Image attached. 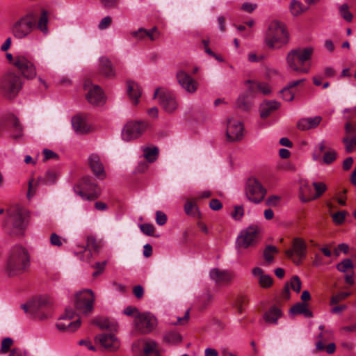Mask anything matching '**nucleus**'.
Segmentation results:
<instances>
[{"mask_svg": "<svg viewBox=\"0 0 356 356\" xmlns=\"http://www.w3.org/2000/svg\"><path fill=\"white\" fill-rule=\"evenodd\" d=\"M49 13L44 9H33L17 20L13 27L12 33L16 38L27 37L36 28L44 35L49 33Z\"/></svg>", "mask_w": 356, "mask_h": 356, "instance_id": "obj_1", "label": "nucleus"}, {"mask_svg": "<svg viewBox=\"0 0 356 356\" xmlns=\"http://www.w3.org/2000/svg\"><path fill=\"white\" fill-rule=\"evenodd\" d=\"M30 266V254L21 245L13 246L10 251L6 266V273L12 277L26 272Z\"/></svg>", "mask_w": 356, "mask_h": 356, "instance_id": "obj_2", "label": "nucleus"}, {"mask_svg": "<svg viewBox=\"0 0 356 356\" xmlns=\"http://www.w3.org/2000/svg\"><path fill=\"white\" fill-rule=\"evenodd\" d=\"M289 42L286 25L277 20L271 22L265 33L264 43L270 49H280Z\"/></svg>", "mask_w": 356, "mask_h": 356, "instance_id": "obj_3", "label": "nucleus"}, {"mask_svg": "<svg viewBox=\"0 0 356 356\" xmlns=\"http://www.w3.org/2000/svg\"><path fill=\"white\" fill-rule=\"evenodd\" d=\"M314 49L312 47L291 50L286 56L289 68L298 73L307 74L310 70V61Z\"/></svg>", "mask_w": 356, "mask_h": 356, "instance_id": "obj_4", "label": "nucleus"}, {"mask_svg": "<svg viewBox=\"0 0 356 356\" xmlns=\"http://www.w3.org/2000/svg\"><path fill=\"white\" fill-rule=\"evenodd\" d=\"M7 212L8 216L4 222L6 231L10 235H23L27 225L26 211L19 207H15L10 208Z\"/></svg>", "mask_w": 356, "mask_h": 356, "instance_id": "obj_5", "label": "nucleus"}, {"mask_svg": "<svg viewBox=\"0 0 356 356\" xmlns=\"http://www.w3.org/2000/svg\"><path fill=\"white\" fill-rule=\"evenodd\" d=\"M261 236V226L251 225L240 232L236 242V247L238 250L253 247L259 241Z\"/></svg>", "mask_w": 356, "mask_h": 356, "instance_id": "obj_6", "label": "nucleus"}, {"mask_svg": "<svg viewBox=\"0 0 356 356\" xmlns=\"http://www.w3.org/2000/svg\"><path fill=\"white\" fill-rule=\"evenodd\" d=\"M22 88L21 77L13 72L6 73L1 79L0 90L8 99L15 98Z\"/></svg>", "mask_w": 356, "mask_h": 356, "instance_id": "obj_7", "label": "nucleus"}, {"mask_svg": "<svg viewBox=\"0 0 356 356\" xmlns=\"http://www.w3.org/2000/svg\"><path fill=\"white\" fill-rule=\"evenodd\" d=\"M307 254V243L303 238L300 237L293 238L291 247L285 250L286 257L290 259L296 266H299L302 263Z\"/></svg>", "mask_w": 356, "mask_h": 356, "instance_id": "obj_8", "label": "nucleus"}, {"mask_svg": "<svg viewBox=\"0 0 356 356\" xmlns=\"http://www.w3.org/2000/svg\"><path fill=\"white\" fill-rule=\"evenodd\" d=\"M51 302L47 298H40L22 305L25 313L33 314L40 319L47 318L50 316Z\"/></svg>", "mask_w": 356, "mask_h": 356, "instance_id": "obj_9", "label": "nucleus"}, {"mask_svg": "<svg viewBox=\"0 0 356 356\" xmlns=\"http://www.w3.org/2000/svg\"><path fill=\"white\" fill-rule=\"evenodd\" d=\"M74 191L82 199L86 200H96L101 193L100 188L89 177L83 178L80 184L74 187Z\"/></svg>", "mask_w": 356, "mask_h": 356, "instance_id": "obj_10", "label": "nucleus"}, {"mask_svg": "<svg viewBox=\"0 0 356 356\" xmlns=\"http://www.w3.org/2000/svg\"><path fill=\"white\" fill-rule=\"evenodd\" d=\"M245 193L249 201L258 204L264 199L266 190L257 179L250 178L245 184Z\"/></svg>", "mask_w": 356, "mask_h": 356, "instance_id": "obj_11", "label": "nucleus"}, {"mask_svg": "<svg viewBox=\"0 0 356 356\" xmlns=\"http://www.w3.org/2000/svg\"><path fill=\"white\" fill-rule=\"evenodd\" d=\"M136 330L140 334L152 332L157 325V320L149 312L138 313L134 318Z\"/></svg>", "mask_w": 356, "mask_h": 356, "instance_id": "obj_12", "label": "nucleus"}, {"mask_svg": "<svg viewBox=\"0 0 356 356\" xmlns=\"http://www.w3.org/2000/svg\"><path fill=\"white\" fill-rule=\"evenodd\" d=\"M13 65L21 72L22 76L27 79H33L37 75L36 68L31 58L24 55L15 56Z\"/></svg>", "mask_w": 356, "mask_h": 356, "instance_id": "obj_13", "label": "nucleus"}, {"mask_svg": "<svg viewBox=\"0 0 356 356\" xmlns=\"http://www.w3.org/2000/svg\"><path fill=\"white\" fill-rule=\"evenodd\" d=\"M147 123L140 121L128 122L124 127L122 137L125 141H130L140 137L146 130Z\"/></svg>", "mask_w": 356, "mask_h": 356, "instance_id": "obj_14", "label": "nucleus"}, {"mask_svg": "<svg viewBox=\"0 0 356 356\" xmlns=\"http://www.w3.org/2000/svg\"><path fill=\"white\" fill-rule=\"evenodd\" d=\"M95 300L94 294L91 290H84L76 293L75 297V307L83 314L92 312Z\"/></svg>", "mask_w": 356, "mask_h": 356, "instance_id": "obj_15", "label": "nucleus"}, {"mask_svg": "<svg viewBox=\"0 0 356 356\" xmlns=\"http://www.w3.org/2000/svg\"><path fill=\"white\" fill-rule=\"evenodd\" d=\"M159 98V103L163 109L168 113H172L177 108V102L173 95L167 89L157 88L154 94V98Z\"/></svg>", "mask_w": 356, "mask_h": 356, "instance_id": "obj_16", "label": "nucleus"}, {"mask_svg": "<svg viewBox=\"0 0 356 356\" xmlns=\"http://www.w3.org/2000/svg\"><path fill=\"white\" fill-rule=\"evenodd\" d=\"M243 136L244 127L243 124L236 119H228L226 131V138L227 141H239L243 139Z\"/></svg>", "mask_w": 356, "mask_h": 356, "instance_id": "obj_17", "label": "nucleus"}, {"mask_svg": "<svg viewBox=\"0 0 356 356\" xmlns=\"http://www.w3.org/2000/svg\"><path fill=\"white\" fill-rule=\"evenodd\" d=\"M84 88L88 91L86 99L89 103L94 105H100L105 102L104 94L99 86L93 85L90 81H86Z\"/></svg>", "mask_w": 356, "mask_h": 356, "instance_id": "obj_18", "label": "nucleus"}, {"mask_svg": "<svg viewBox=\"0 0 356 356\" xmlns=\"http://www.w3.org/2000/svg\"><path fill=\"white\" fill-rule=\"evenodd\" d=\"M95 340L109 352H115L118 350L120 346L118 339L111 333L100 334L95 337Z\"/></svg>", "mask_w": 356, "mask_h": 356, "instance_id": "obj_19", "label": "nucleus"}, {"mask_svg": "<svg viewBox=\"0 0 356 356\" xmlns=\"http://www.w3.org/2000/svg\"><path fill=\"white\" fill-rule=\"evenodd\" d=\"M179 84L188 92L193 93L198 88V83L184 70H179L176 74Z\"/></svg>", "mask_w": 356, "mask_h": 356, "instance_id": "obj_20", "label": "nucleus"}, {"mask_svg": "<svg viewBox=\"0 0 356 356\" xmlns=\"http://www.w3.org/2000/svg\"><path fill=\"white\" fill-rule=\"evenodd\" d=\"M209 277L216 284L226 285L233 280L234 275L228 270H222L215 268L210 270Z\"/></svg>", "mask_w": 356, "mask_h": 356, "instance_id": "obj_21", "label": "nucleus"}, {"mask_svg": "<svg viewBox=\"0 0 356 356\" xmlns=\"http://www.w3.org/2000/svg\"><path fill=\"white\" fill-rule=\"evenodd\" d=\"M83 250H80L76 254L79 256L81 260L89 261L92 257L91 251L98 252L99 245L93 236H88L86 248L83 247Z\"/></svg>", "mask_w": 356, "mask_h": 356, "instance_id": "obj_22", "label": "nucleus"}, {"mask_svg": "<svg viewBox=\"0 0 356 356\" xmlns=\"http://www.w3.org/2000/svg\"><path fill=\"white\" fill-rule=\"evenodd\" d=\"M131 35L137 40H143L146 38H149L150 40L154 41L159 38L160 33L158 29L154 26L149 31L140 28L137 31H131Z\"/></svg>", "mask_w": 356, "mask_h": 356, "instance_id": "obj_23", "label": "nucleus"}, {"mask_svg": "<svg viewBox=\"0 0 356 356\" xmlns=\"http://www.w3.org/2000/svg\"><path fill=\"white\" fill-rule=\"evenodd\" d=\"M89 165L95 175L99 179L106 177V172L100 158L97 154H92L88 158Z\"/></svg>", "mask_w": 356, "mask_h": 356, "instance_id": "obj_24", "label": "nucleus"}, {"mask_svg": "<svg viewBox=\"0 0 356 356\" xmlns=\"http://www.w3.org/2000/svg\"><path fill=\"white\" fill-rule=\"evenodd\" d=\"M72 125L74 130L78 134H86L90 131L86 118L81 115H76L72 118Z\"/></svg>", "mask_w": 356, "mask_h": 356, "instance_id": "obj_25", "label": "nucleus"}, {"mask_svg": "<svg viewBox=\"0 0 356 356\" xmlns=\"http://www.w3.org/2000/svg\"><path fill=\"white\" fill-rule=\"evenodd\" d=\"M99 72L102 75L107 78H113L115 76L111 61L106 57L100 58Z\"/></svg>", "mask_w": 356, "mask_h": 356, "instance_id": "obj_26", "label": "nucleus"}, {"mask_svg": "<svg viewBox=\"0 0 356 356\" xmlns=\"http://www.w3.org/2000/svg\"><path fill=\"white\" fill-rule=\"evenodd\" d=\"M280 104L276 101H265L260 106V115L262 118L268 117L273 112L277 110Z\"/></svg>", "mask_w": 356, "mask_h": 356, "instance_id": "obj_27", "label": "nucleus"}, {"mask_svg": "<svg viewBox=\"0 0 356 356\" xmlns=\"http://www.w3.org/2000/svg\"><path fill=\"white\" fill-rule=\"evenodd\" d=\"M282 316V310L275 305L271 306L264 314V319L266 323L277 324V320Z\"/></svg>", "mask_w": 356, "mask_h": 356, "instance_id": "obj_28", "label": "nucleus"}, {"mask_svg": "<svg viewBox=\"0 0 356 356\" xmlns=\"http://www.w3.org/2000/svg\"><path fill=\"white\" fill-rule=\"evenodd\" d=\"M312 186L314 188L315 193L309 198L302 197L301 198L302 202H307L308 201L315 200L319 198L323 194L327 191V187L324 182L322 181H314Z\"/></svg>", "mask_w": 356, "mask_h": 356, "instance_id": "obj_29", "label": "nucleus"}, {"mask_svg": "<svg viewBox=\"0 0 356 356\" xmlns=\"http://www.w3.org/2000/svg\"><path fill=\"white\" fill-rule=\"evenodd\" d=\"M127 93L133 103L136 104L141 95L140 86L134 81H127Z\"/></svg>", "mask_w": 356, "mask_h": 356, "instance_id": "obj_30", "label": "nucleus"}, {"mask_svg": "<svg viewBox=\"0 0 356 356\" xmlns=\"http://www.w3.org/2000/svg\"><path fill=\"white\" fill-rule=\"evenodd\" d=\"M290 313L292 315L303 314L305 317H312V312L308 309L307 305L305 302H298L294 305L290 309Z\"/></svg>", "mask_w": 356, "mask_h": 356, "instance_id": "obj_31", "label": "nucleus"}, {"mask_svg": "<svg viewBox=\"0 0 356 356\" xmlns=\"http://www.w3.org/2000/svg\"><path fill=\"white\" fill-rule=\"evenodd\" d=\"M289 10L293 16L298 17L307 12L308 8L298 0H291L289 4Z\"/></svg>", "mask_w": 356, "mask_h": 356, "instance_id": "obj_32", "label": "nucleus"}, {"mask_svg": "<svg viewBox=\"0 0 356 356\" xmlns=\"http://www.w3.org/2000/svg\"><path fill=\"white\" fill-rule=\"evenodd\" d=\"M60 320L59 322L57 323L56 327L60 331H68V332H74L81 325V321L79 319L73 321L69 322L67 324L63 323Z\"/></svg>", "mask_w": 356, "mask_h": 356, "instance_id": "obj_33", "label": "nucleus"}, {"mask_svg": "<svg viewBox=\"0 0 356 356\" xmlns=\"http://www.w3.org/2000/svg\"><path fill=\"white\" fill-rule=\"evenodd\" d=\"M157 344L155 341H145L144 342V346L142 353H140V356H149L150 354L155 353L156 356H159V353L156 350Z\"/></svg>", "mask_w": 356, "mask_h": 356, "instance_id": "obj_34", "label": "nucleus"}, {"mask_svg": "<svg viewBox=\"0 0 356 356\" xmlns=\"http://www.w3.org/2000/svg\"><path fill=\"white\" fill-rule=\"evenodd\" d=\"M163 340L170 344H177L181 342V337L176 331H170L164 334Z\"/></svg>", "mask_w": 356, "mask_h": 356, "instance_id": "obj_35", "label": "nucleus"}, {"mask_svg": "<svg viewBox=\"0 0 356 356\" xmlns=\"http://www.w3.org/2000/svg\"><path fill=\"white\" fill-rule=\"evenodd\" d=\"M144 157L149 162H154L157 159L159 155V149L156 147H145L143 149Z\"/></svg>", "mask_w": 356, "mask_h": 356, "instance_id": "obj_36", "label": "nucleus"}, {"mask_svg": "<svg viewBox=\"0 0 356 356\" xmlns=\"http://www.w3.org/2000/svg\"><path fill=\"white\" fill-rule=\"evenodd\" d=\"M278 252V250L275 246L268 245L264 250V257L268 264L273 262L274 254Z\"/></svg>", "mask_w": 356, "mask_h": 356, "instance_id": "obj_37", "label": "nucleus"}, {"mask_svg": "<svg viewBox=\"0 0 356 356\" xmlns=\"http://www.w3.org/2000/svg\"><path fill=\"white\" fill-rule=\"evenodd\" d=\"M248 302L249 300L248 297L244 295H241L237 298L235 302V307L239 314H242L245 311Z\"/></svg>", "mask_w": 356, "mask_h": 356, "instance_id": "obj_38", "label": "nucleus"}, {"mask_svg": "<svg viewBox=\"0 0 356 356\" xmlns=\"http://www.w3.org/2000/svg\"><path fill=\"white\" fill-rule=\"evenodd\" d=\"M13 129L15 132L13 134V138L15 139L19 138L22 136L23 134V128L22 124H20L19 120L14 117L13 118Z\"/></svg>", "mask_w": 356, "mask_h": 356, "instance_id": "obj_39", "label": "nucleus"}, {"mask_svg": "<svg viewBox=\"0 0 356 356\" xmlns=\"http://www.w3.org/2000/svg\"><path fill=\"white\" fill-rule=\"evenodd\" d=\"M213 295L210 291H207L199 298V302L202 309H205L211 302Z\"/></svg>", "mask_w": 356, "mask_h": 356, "instance_id": "obj_40", "label": "nucleus"}, {"mask_svg": "<svg viewBox=\"0 0 356 356\" xmlns=\"http://www.w3.org/2000/svg\"><path fill=\"white\" fill-rule=\"evenodd\" d=\"M354 265L350 259H345L337 265V269L342 273L346 272L348 269H353Z\"/></svg>", "mask_w": 356, "mask_h": 356, "instance_id": "obj_41", "label": "nucleus"}, {"mask_svg": "<svg viewBox=\"0 0 356 356\" xmlns=\"http://www.w3.org/2000/svg\"><path fill=\"white\" fill-rule=\"evenodd\" d=\"M236 106L243 110L249 109L250 103L248 99V95L245 94L240 95L236 100Z\"/></svg>", "mask_w": 356, "mask_h": 356, "instance_id": "obj_42", "label": "nucleus"}, {"mask_svg": "<svg viewBox=\"0 0 356 356\" xmlns=\"http://www.w3.org/2000/svg\"><path fill=\"white\" fill-rule=\"evenodd\" d=\"M339 13L341 17L346 22H350L353 20V14L348 10V6L346 3L339 7Z\"/></svg>", "mask_w": 356, "mask_h": 356, "instance_id": "obj_43", "label": "nucleus"}, {"mask_svg": "<svg viewBox=\"0 0 356 356\" xmlns=\"http://www.w3.org/2000/svg\"><path fill=\"white\" fill-rule=\"evenodd\" d=\"M13 345V340L10 337L4 338L1 341L0 354H6L10 351L11 346Z\"/></svg>", "mask_w": 356, "mask_h": 356, "instance_id": "obj_44", "label": "nucleus"}, {"mask_svg": "<svg viewBox=\"0 0 356 356\" xmlns=\"http://www.w3.org/2000/svg\"><path fill=\"white\" fill-rule=\"evenodd\" d=\"M337 159V152L335 150L331 149L327 152H325L323 157V161L325 164H330L333 163Z\"/></svg>", "mask_w": 356, "mask_h": 356, "instance_id": "obj_45", "label": "nucleus"}, {"mask_svg": "<svg viewBox=\"0 0 356 356\" xmlns=\"http://www.w3.org/2000/svg\"><path fill=\"white\" fill-rule=\"evenodd\" d=\"M348 214V213L346 211H341L334 213V214L332 215V220L334 222V223L337 225H341L344 222L345 218Z\"/></svg>", "mask_w": 356, "mask_h": 356, "instance_id": "obj_46", "label": "nucleus"}, {"mask_svg": "<svg viewBox=\"0 0 356 356\" xmlns=\"http://www.w3.org/2000/svg\"><path fill=\"white\" fill-rule=\"evenodd\" d=\"M350 295V292H340L335 296H332L330 300V305H335L345 300Z\"/></svg>", "mask_w": 356, "mask_h": 356, "instance_id": "obj_47", "label": "nucleus"}, {"mask_svg": "<svg viewBox=\"0 0 356 356\" xmlns=\"http://www.w3.org/2000/svg\"><path fill=\"white\" fill-rule=\"evenodd\" d=\"M67 240L62 238L56 233H52L50 236V243L52 245L60 247L63 243H66Z\"/></svg>", "mask_w": 356, "mask_h": 356, "instance_id": "obj_48", "label": "nucleus"}, {"mask_svg": "<svg viewBox=\"0 0 356 356\" xmlns=\"http://www.w3.org/2000/svg\"><path fill=\"white\" fill-rule=\"evenodd\" d=\"M259 283L263 288L270 287L273 284V280L268 275H263L259 278Z\"/></svg>", "mask_w": 356, "mask_h": 356, "instance_id": "obj_49", "label": "nucleus"}, {"mask_svg": "<svg viewBox=\"0 0 356 356\" xmlns=\"http://www.w3.org/2000/svg\"><path fill=\"white\" fill-rule=\"evenodd\" d=\"M141 232L147 236H152L155 231L154 227L150 223H144L140 225Z\"/></svg>", "mask_w": 356, "mask_h": 356, "instance_id": "obj_50", "label": "nucleus"}, {"mask_svg": "<svg viewBox=\"0 0 356 356\" xmlns=\"http://www.w3.org/2000/svg\"><path fill=\"white\" fill-rule=\"evenodd\" d=\"M290 285L294 291L299 293L301 289V281L299 277L297 275L293 276L291 280Z\"/></svg>", "mask_w": 356, "mask_h": 356, "instance_id": "obj_51", "label": "nucleus"}, {"mask_svg": "<svg viewBox=\"0 0 356 356\" xmlns=\"http://www.w3.org/2000/svg\"><path fill=\"white\" fill-rule=\"evenodd\" d=\"M256 86H257L258 91L264 95H268L271 92V88L267 83L258 82Z\"/></svg>", "mask_w": 356, "mask_h": 356, "instance_id": "obj_52", "label": "nucleus"}, {"mask_svg": "<svg viewBox=\"0 0 356 356\" xmlns=\"http://www.w3.org/2000/svg\"><path fill=\"white\" fill-rule=\"evenodd\" d=\"M282 98L286 101H292L294 98V93L287 86L280 91Z\"/></svg>", "mask_w": 356, "mask_h": 356, "instance_id": "obj_53", "label": "nucleus"}, {"mask_svg": "<svg viewBox=\"0 0 356 356\" xmlns=\"http://www.w3.org/2000/svg\"><path fill=\"white\" fill-rule=\"evenodd\" d=\"M106 265V261H103V262H97L95 264L94 266H92V267L94 268H95L97 270L95 271L93 273H92V276L96 277H97L99 275H100L101 273H103V271L104 270V268H105V266Z\"/></svg>", "mask_w": 356, "mask_h": 356, "instance_id": "obj_54", "label": "nucleus"}, {"mask_svg": "<svg viewBox=\"0 0 356 356\" xmlns=\"http://www.w3.org/2000/svg\"><path fill=\"white\" fill-rule=\"evenodd\" d=\"M345 132L348 136H352L356 134V124L348 122L345 124Z\"/></svg>", "mask_w": 356, "mask_h": 356, "instance_id": "obj_55", "label": "nucleus"}, {"mask_svg": "<svg viewBox=\"0 0 356 356\" xmlns=\"http://www.w3.org/2000/svg\"><path fill=\"white\" fill-rule=\"evenodd\" d=\"M342 141L345 144L346 152L348 153L352 152L353 151V145H355L353 138L347 136L343 138Z\"/></svg>", "mask_w": 356, "mask_h": 356, "instance_id": "obj_56", "label": "nucleus"}, {"mask_svg": "<svg viewBox=\"0 0 356 356\" xmlns=\"http://www.w3.org/2000/svg\"><path fill=\"white\" fill-rule=\"evenodd\" d=\"M156 222L159 225H163L167 222V216L161 211L156 212Z\"/></svg>", "mask_w": 356, "mask_h": 356, "instance_id": "obj_57", "label": "nucleus"}, {"mask_svg": "<svg viewBox=\"0 0 356 356\" xmlns=\"http://www.w3.org/2000/svg\"><path fill=\"white\" fill-rule=\"evenodd\" d=\"M307 119L309 129L316 128L322 120V118L321 116H315L313 118H308Z\"/></svg>", "mask_w": 356, "mask_h": 356, "instance_id": "obj_58", "label": "nucleus"}, {"mask_svg": "<svg viewBox=\"0 0 356 356\" xmlns=\"http://www.w3.org/2000/svg\"><path fill=\"white\" fill-rule=\"evenodd\" d=\"M244 214V209L242 206H236L234 212L232 213V216L235 220H240Z\"/></svg>", "mask_w": 356, "mask_h": 356, "instance_id": "obj_59", "label": "nucleus"}, {"mask_svg": "<svg viewBox=\"0 0 356 356\" xmlns=\"http://www.w3.org/2000/svg\"><path fill=\"white\" fill-rule=\"evenodd\" d=\"M57 179L56 173L54 171L47 172L44 179L47 184H53L56 182Z\"/></svg>", "mask_w": 356, "mask_h": 356, "instance_id": "obj_60", "label": "nucleus"}, {"mask_svg": "<svg viewBox=\"0 0 356 356\" xmlns=\"http://www.w3.org/2000/svg\"><path fill=\"white\" fill-rule=\"evenodd\" d=\"M197 209L196 203L193 201H187L184 205V211L187 215H192L193 211Z\"/></svg>", "mask_w": 356, "mask_h": 356, "instance_id": "obj_61", "label": "nucleus"}, {"mask_svg": "<svg viewBox=\"0 0 356 356\" xmlns=\"http://www.w3.org/2000/svg\"><path fill=\"white\" fill-rule=\"evenodd\" d=\"M92 323L95 324L100 329L104 330L109 327V322L106 319L97 318L92 321Z\"/></svg>", "mask_w": 356, "mask_h": 356, "instance_id": "obj_62", "label": "nucleus"}, {"mask_svg": "<svg viewBox=\"0 0 356 356\" xmlns=\"http://www.w3.org/2000/svg\"><path fill=\"white\" fill-rule=\"evenodd\" d=\"M75 316L74 311L71 307H67L65 310V313L59 318V320H71Z\"/></svg>", "mask_w": 356, "mask_h": 356, "instance_id": "obj_63", "label": "nucleus"}, {"mask_svg": "<svg viewBox=\"0 0 356 356\" xmlns=\"http://www.w3.org/2000/svg\"><path fill=\"white\" fill-rule=\"evenodd\" d=\"M111 22H112L111 17L109 16H106L101 20V22H99V24L98 25V28L100 30H104V29L108 28L111 25Z\"/></svg>", "mask_w": 356, "mask_h": 356, "instance_id": "obj_64", "label": "nucleus"}]
</instances>
